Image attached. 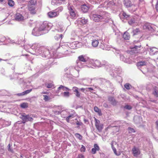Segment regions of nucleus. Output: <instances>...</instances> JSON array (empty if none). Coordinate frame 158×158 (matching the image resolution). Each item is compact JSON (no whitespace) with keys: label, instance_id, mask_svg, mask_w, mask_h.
Wrapping results in <instances>:
<instances>
[{"label":"nucleus","instance_id":"1","mask_svg":"<svg viewBox=\"0 0 158 158\" xmlns=\"http://www.w3.org/2000/svg\"><path fill=\"white\" fill-rule=\"evenodd\" d=\"M92 19L94 21L97 22H103L107 23L109 21L108 19L106 17L105 15H100L97 14H94Z\"/></svg>","mask_w":158,"mask_h":158},{"label":"nucleus","instance_id":"34","mask_svg":"<svg viewBox=\"0 0 158 158\" xmlns=\"http://www.w3.org/2000/svg\"><path fill=\"white\" fill-rule=\"evenodd\" d=\"M113 150L115 154L118 156H120L121 154V152H119L118 153L117 152L116 148H114Z\"/></svg>","mask_w":158,"mask_h":158},{"label":"nucleus","instance_id":"56","mask_svg":"<svg viewBox=\"0 0 158 158\" xmlns=\"http://www.w3.org/2000/svg\"><path fill=\"white\" fill-rule=\"evenodd\" d=\"M156 124L157 126V127H158V121H157L156 122Z\"/></svg>","mask_w":158,"mask_h":158},{"label":"nucleus","instance_id":"50","mask_svg":"<svg viewBox=\"0 0 158 158\" xmlns=\"http://www.w3.org/2000/svg\"><path fill=\"white\" fill-rule=\"evenodd\" d=\"M86 89H87V90H86L87 91H88V90H94L93 88H91V87L87 88H86Z\"/></svg>","mask_w":158,"mask_h":158},{"label":"nucleus","instance_id":"9","mask_svg":"<svg viewBox=\"0 0 158 158\" xmlns=\"http://www.w3.org/2000/svg\"><path fill=\"white\" fill-rule=\"evenodd\" d=\"M94 148L91 149V152L93 154L96 153L97 151H99L100 149L99 146L97 144H94Z\"/></svg>","mask_w":158,"mask_h":158},{"label":"nucleus","instance_id":"4","mask_svg":"<svg viewBox=\"0 0 158 158\" xmlns=\"http://www.w3.org/2000/svg\"><path fill=\"white\" fill-rule=\"evenodd\" d=\"M27 8L30 14L33 15L36 14L37 12L36 6H27Z\"/></svg>","mask_w":158,"mask_h":158},{"label":"nucleus","instance_id":"33","mask_svg":"<svg viewBox=\"0 0 158 158\" xmlns=\"http://www.w3.org/2000/svg\"><path fill=\"white\" fill-rule=\"evenodd\" d=\"M125 87L127 89H130L131 88V85L129 83H126L124 85Z\"/></svg>","mask_w":158,"mask_h":158},{"label":"nucleus","instance_id":"43","mask_svg":"<svg viewBox=\"0 0 158 158\" xmlns=\"http://www.w3.org/2000/svg\"><path fill=\"white\" fill-rule=\"evenodd\" d=\"M124 108H125L126 109H127L128 110H131L132 108V107L130 106V105H126L124 107Z\"/></svg>","mask_w":158,"mask_h":158},{"label":"nucleus","instance_id":"23","mask_svg":"<svg viewBox=\"0 0 158 158\" xmlns=\"http://www.w3.org/2000/svg\"><path fill=\"white\" fill-rule=\"evenodd\" d=\"M147 63V62L145 61H140L137 63V66H141L146 65Z\"/></svg>","mask_w":158,"mask_h":158},{"label":"nucleus","instance_id":"8","mask_svg":"<svg viewBox=\"0 0 158 158\" xmlns=\"http://www.w3.org/2000/svg\"><path fill=\"white\" fill-rule=\"evenodd\" d=\"M68 0H52V4H54L55 3H56L57 5H60L62 4H65L66 1Z\"/></svg>","mask_w":158,"mask_h":158},{"label":"nucleus","instance_id":"48","mask_svg":"<svg viewBox=\"0 0 158 158\" xmlns=\"http://www.w3.org/2000/svg\"><path fill=\"white\" fill-rule=\"evenodd\" d=\"M141 45H140L139 46H135L133 48H131V49H133L134 48H135V49H138L139 48H140L141 47Z\"/></svg>","mask_w":158,"mask_h":158},{"label":"nucleus","instance_id":"58","mask_svg":"<svg viewBox=\"0 0 158 158\" xmlns=\"http://www.w3.org/2000/svg\"><path fill=\"white\" fill-rule=\"evenodd\" d=\"M23 56H28V55H27V54H26V55H23Z\"/></svg>","mask_w":158,"mask_h":158},{"label":"nucleus","instance_id":"51","mask_svg":"<svg viewBox=\"0 0 158 158\" xmlns=\"http://www.w3.org/2000/svg\"><path fill=\"white\" fill-rule=\"evenodd\" d=\"M113 141L112 142H111V148H112V149L113 150L114 149V148H115L114 147V145H113Z\"/></svg>","mask_w":158,"mask_h":158},{"label":"nucleus","instance_id":"5","mask_svg":"<svg viewBox=\"0 0 158 158\" xmlns=\"http://www.w3.org/2000/svg\"><path fill=\"white\" fill-rule=\"evenodd\" d=\"M47 15L49 18H55L59 15L58 12H56L54 10L48 12Z\"/></svg>","mask_w":158,"mask_h":158},{"label":"nucleus","instance_id":"21","mask_svg":"<svg viewBox=\"0 0 158 158\" xmlns=\"http://www.w3.org/2000/svg\"><path fill=\"white\" fill-rule=\"evenodd\" d=\"M60 89H62L63 91H66L69 90V89L67 87L63 86L62 85H60V86L57 89L58 92H59V91Z\"/></svg>","mask_w":158,"mask_h":158},{"label":"nucleus","instance_id":"46","mask_svg":"<svg viewBox=\"0 0 158 158\" xmlns=\"http://www.w3.org/2000/svg\"><path fill=\"white\" fill-rule=\"evenodd\" d=\"M95 126L97 125H99V124H100V121H99V120H98L96 118H95Z\"/></svg>","mask_w":158,"mask_h":158},{"label":"nucleus","instance_id":"61","mask_svg":"<svg viewBox=\"0 0 158 158\" xmlns=\"http://www.w3.org/2000/svg\"><path fill=\"white\" fill-rule=\"evenodd\" d=\"M134 6H135V5H134Z\"/></svg>","mask_w":158,"mask_h":158},{"label":"nucleus","instance_id":"37","mask_svg":"<svg viewBox=\"0 0 158 158\" xmlns=\"http://www.w3.org/2000/svg\"><path fill=\"white\" fill-rule=\"evenodd\" d=\"M46 85L48 88H51L54 85L52 83H49L46 84Z\"/></svg>","mask_w":158,"mask_h":158},{"label":"nucleus","instance_id":"53","mask_svg":"<svg viewBox=\"0 0 158 158\" xmlns=\"http://www.w3.org/2000/svg\"><path fill=\"white\" fill-rule=\"evenodd\" d=\"M42 94H48V93L47 92H43L42 93Z\"/></svg>","mask_w":158,"mask_h":158},{"label":"nucleus","instance_id":"31","mask_svg":"<svg viewBox=\"0 0 158 158\" xmlns=\"http://www.w3.org/2000/svg\"><path fill=\"white\" fill-rule=\"evenodd\" d=\"M21 107L23 108H26L28 107V104L26 103H23L20 105Z\"/></svg>","mask_w":158,"mask_h":158},{"label":"nucleus","instance_id":"6","mask_svg":"<svg viewBox=\"0 0 158 158\" xmlns=\"http://www.w3.org/2000/svg\"><path fill=\"white\" fill-rule=\"evenodd\" d=\"M15 19L16 20L19 21H23L25 19L22 15L19 13H17L15 15Z\"/></svg>","mask_w":158,"mask_h":158},{"label":"nucleus","instance_id":"59","mask_svg":"<svg viewBox=\"0 0 158 158\" xmlns=\"http://www.w3.org/2000/svg\"><path fill=\"white\" fill-rule=\"evenodd\" d=\"M4 0H0V2H2Z\"/></svg>","mask_w":158,"mask_h":158},{"label":"nucleus","instance_id":"27","mask_svg":"<svg viewBox=\"0 0 158 158\" xmlns=\"http://www.w3.org/2000/svg\"><path fill=\"white\" fill-rule=\"evenodd\" d=\"M79 60L82 62H85L86 61L83 55H81L78 57Z\"/></svg>","mask_w":158,"mask_h":158},{"label":"nucleus","instance_id":"7","mask_svg":"<svg viewBox=\"0 0 158 158\" xmlns=\"http://www.w3.org/2000/svg\"><path fill=\"white\" fill-rule=\"evenodd\" d=\"M48 27V26L47 22L46 21L44 22L40 25L39 28V30L40 31H43Z\"/></svg>","mask_w":158,"mask_h":158},{"label":"nucleus","instance_id":"28","mask_svg":"<svg viewBox=\"0 0 158 158\" xmlns=\"http://www.w3.org/2000/svg\"><path fill=\"white\" fill-rule=\"evenodd\" d=\"M80 22L82 24H86L88 22L87 19H85V18L81 19Z\"/></svg>","mask_w":158,"mask_h":158},{"label":"nucleus","instance_id":"49","mask_svg":"<svg viewBox=\"0 0 158 158\" xmlns=\"http://www.w3.org/2000/svg\"><path fill=\"white\" fill-rule=\"evenodd\" d=\"M156 11L158 12V2L156 5Z\"/></svg>","mask_w":158,"mask_h":158},{"label":"nucleus","instance_id":"47","mask_svg":"<svg viewBox=\"0 0 158 158\" xmlns=\"http://www.w3.org/2000/svg\"><path fill=\"white\" fill-rule=\"evenodd\" d=\"M77 158H84V156L82 154H80Z\"/></svg>","mask_w":158,"mask_h":158},{"label":"nucleus","instance_id":"44","mask_svg":"<svg viewBox=\"0 0 158 158\" xmlns=\"http://www.w3.org/2000/svg\"><path fill=\"white\" fill-rule=\"evenodd\" d=\"M73 114L70 115L66 118V120L67 122H69L70 119L73 117Z\"/></svg>","mask_w":158,"mask_h":158},{"label":"nucleus","instance_id":"26","mask_svg":"<svg viewBox=\"0 0 158 158\" xmlns=\"http://www.w3.org/2000/svg\"><path fill=\"white\" fill-rule=\"evenodd\" d=\"M143 27L144 29H149L151 28V26L149 23H146L144 25Z\"/></svg>","mask_w":158,"mask_h":158},{"label":"nucleus","instance_id":"10","mask_svg":"<svg viewBox=\"0 0 158 158\" xmlns=\"http://www.w3.org/2000/svg\"><path fill=\"white\" fill-rule=\"evenodd\" d=\"M133 153L134 156H136L138 155H139L140 153V152L139 149L138 148H136L135 147H134L132 149Z\"/></svg>","mask_w":158,"mask_h":158},{"label":"nucleus","instance_id":"12","mask_svg":"<svg viewBox=\"0 0 158 158\" xmlns=\"http://www.w3.org/2000/svg\"><path fill=\"white\" fill-rule=\"evenodd\" d=\"M37 0H30L28 1L27 6H36Z\"/></svg>","mask_w":158,"mask_h":158},{"label":"nucleus","instance_id":"29","mask_svg":"<svg viewBox=\"0 0 158 158\" xmlns=\"http://www.w3.org/2000/svg\"><path fill=\"white\" fill-rule=\"evenodd\" d=\"M122 15L124 17V19H125L128 20L130 17V15H127L125 12H123L122 13Z\"/></svg>","mask_w":158,"mask_h":158},{"label":"nucleus","instance_id":"60","mask_svg":"<svg viewBox=\"0 0 158 158\" xmlns=\"http://www.w3.org/2000/svg\"><path fill=\"white\" fill-rule=\"evenodd\" d=\"M1 60H3V59H0V61H1Z\"/></svg>","mask_w":158,"mask_h":158},{"label":"nucleus","instance_id":"2","mask_svg":"<svg viewBox=\"0 0 158 158\" xmlns=\"http://www.w3.org/2000/svg\"><path fill=\"white\" fill-rule=\"evenodd\" d=\"M20 118L23 120V123H24L26 122L31 121L33 118L30 117L28 114H26L25 113H23L21 114Z\"/></svg>","mask_w":158,"mask_h":158},{"label":"nucleus","instance_id":"30","mask_svg":"<svg viewBox=\"0 0 158 158\" xmlns=\"http://www.w3.org/2000/svg\"><path fill=\"white\" fill-rule=\"evenodd\" d=\"M39 45L38 44L35 43L32 45L31 46V48L32 49H37L39 47Z\"/></svg>","mask_w":158,"mask_h":158},{"label":"nucleus","instance_id":"11","mask_svg":"<svg viewBox=\"0 0 158 158\" xmlns=\"http://www.w3.org/2000/svg\"><path fill=\"white\" fill-rule=\"evenodd\" d=\"M78 89L77 87H73V90L74 92H75V94L76 96L78 98H79L81 97V94L79 92L78 90Z\"/></svg>","mask_w":158,"mask_h":158},{"label":"nucleus","instance_id":"22","mask_svg":"<svg viewBox=\"0 0 158 158\" xmlns=\"http://www.w3.org/2000/svg\"><path fill=\"white\" fill-rule=\"evenodd\" d=\"M94 111L97 113L99 116L102 115V114L100 109H99L97 106H95L94 108Z\"/></svg>","mask_w":158,"mask_h":158},{"label":"nucleus","instance_id":"41","mask_svg":"<svg viewBox=\"0 0 158 158\" xmlns=\"http://www.w3.org/2000/svg\"><path fill=\"white\" fill-rule=\"evenodd\" d=\"M75 136L77 138H78L80 139H82V136L79 134H75Z\"/></svg>","mask_w":158,"mask_h":158},{"label":"nucleus","instance_id":"24","mask_svg":"<svg viewBox=\"0 0 158 158\" xmlns=\"http://www.w3.org/2000/svg\"><path fill=\"white\" fill-rule=\"evenodd\" d=\"M98 40H94L92 42V46L94 47H96L98 46Z\"/></svg>","mask_w":158,"mask_h":158},{"label":"nucleus","instance_id":"3","mask_svg":"<svg viewBox=\"0 0 158 158\" xmlns=\"http://www.w3.org/2000/svg\"><path fill=\"white\" fill-rule=\"evenodd\" d=\"M69 13L72 19H75L77 16V14L76 12L75 9L73 7H70L69 8Z\"/></svg>","mask_w":158,"mask_h":158},{"label":"nucleus","instance_id":"18","mask_svg":"<svg viewBox=\"0 0 158 158\" xmlns=\"http://www.w3.org/2000/svg\"><path fill=\"white\" fill-rule=\"evenodd\" d=\"M32 90V89H31L29 90H27L23 92L22 93L18 94L17 95L18 96H23L29 94L31 92Z\"/></svg>","mask_w":158,"mask_h":158},{"label":"nucleus","instance_id":"45","mask_svg":"<svg viewBox=\"0 0 158 158\" xmlns=\"http://www.w3.org/2000/svg\"><path fill=\"white\" fill-rule=\"evenodd\" d=\"M63 94L64 96L65 97H69V92H64Z\"/></svg>","mask_w":158,"mask_h":158},{"label":"nucleus","instance_id":"25","mask_svg":"<svg viewBox=\"0 0 158 158\" xmlns=\"http://www.w3.org/2000/svg\"><path fill=\"white\" fill-rule=\"evenodd\" d=\"M97 129L99 131H101L103 128V124H99V125H97L95 126Z\"/></svg>","mask_w":158,"mask_h":158},{"label":"nucleus","instance_id":"20","mask_svg":"<svg viewBox=\"0 0 158 158\" xmlns=\"http://www.w3.org/2000/svg\"><path fill=\"white\" fill-rule=\"evenodd\" d=\"M140 31L139 28H136L134 29L132 32L133 35H138L139 33L140 32Z\"/></svg>","mask_w":158,"mask_h":158},{"label":"nucleus","instance_id":"16","mask_svg":"<svg viewBox=\"0 0 158 158\" xmlns=\"http://www.w3.org/2000/svg\"><path fill=\"white\" fill-rule=\"evenodd\" d=\"M152 94L156 97H158V88L155 86L154 87Z\"/></svg>","mask_w":158,"mask_h":158},{"label":"nucleus","instance_id":"19","mask_svg":"<svg viewBox=\"0 0 158 158\" xmlns=\"http://www.w3.org/2000/svg\"><path fill=\"white\" fill-rule=\"evenodd\" d=\"M94 66L97 67H101L103 65V64H102L100 61L98 60H95L94 63Z\"/></svg>","mask_w":158,"mask_h":158},{"label":"nucleus","instance_id":"42","mask_svg":"<svg viewBox=\"0 0 158 158\" xmlns=\"http://www.w3.org/2000/svg\"><path fill=\"white\" fill-rule=\"evenodd\" d=\"M129 130V132L130 133H134L135 132V131L134 129L133 128L129 127L128 128Z\"/></svg>","mask_w":158,"mask_h":158},{"label":"nucleus","instance_id":"52","mask_svg":"<svg viewBox=\"0 0 158 158\" xmlns=\"http://www.w3.org/2000/svg\"><path fill=\"white\" fill-rule=\"evenodd\" d=\"M80 90L82 91L83 92H84L85 91V88H82L80 89Z\"/></svg>","mask_w":158,"mask_h":158},{"label":"nucleus","instance_id":"40","mask_svg":"<svg viewBox=\"0 0 158 158\" xmlns=\"http://www.w3.org/2000/svg\"><path fill=\"white\" fill-rule=\"evenodd\" d=\"M86 148L83 145H81V148H80V151L81 152H85Z\"/></svg>","mask_w":158,"mask_h":158},{"label":"nucleus","instance_id":"54","mask_svg":"<svg viewBox=\"0 0 158 158\" xmlns=\"http://www.w3.org/2000/svg\"><path fill=\"white\" fill-rule=\"evenodd\" d=\"M8 150H9V151H10L11 152H13V150H12L10 148H8Z\"/></svg>","mask_w":158,"mask_h":158},{"label":"nucleus","instance_id":"35","mask_svg":"<svg viewBox=\"0 0 158 158\" xmlns=\"http://www.w3.org/2000/svg\"><path fill=\"white\" fill-rule=\"evenodd\" d=\"M128 23L130 25H132L133 24L135 23V19L133 18L131 19L130 20L128 21Z\"/></svg>","mask_w":158,"mask_h":158},{"label":"nucleus","instance_id":"38","mask_svg":"<svg viewBox=\"0 0 158 158\" xmlns=\"http://www.w3.org/2000/svg\"><path fill=\"white\" fill-rule=\"evenodd\" d=\"M43 96L44 97V99L45 101H48L50 99L49 97L48 96L44 95Z\"/></svg>","mask_w":158,"mask_h":158},{"label":"nucleus","instance_id":"39","mask_svg":"<svg viewBox=\"0 0 158 158\" xmlns=\"http://www.w3.org/2000/svg\"><path fill=\"white\" fill-rule=\"evenodd\" d=\"M63 9V7L62 6H60L56 10L57 11H56V12H58L59 14V12L62 11Z\"/></svg>","mask_w":158,"mask_h":158},{"label":"nucleus","instance_id":"17","mask_svg":"<svg viewBox=\"0 0 158 158\" xmlns=\"http://www.w3.org/2000/svg\"><path fill=\"white\" fill-rule=\"evenodd\" d=\"M124 4L127 7H131L133 5L131 1L129 0H125Z\"/></svg>","mask_w":158,"mask_h":158},{"label":"nucleus","instance_id":"14","mask_svg":"<svg viewBox=\"0 0 158 158\" xmlns=\"http://www.w3.org/2000/svg\"><path fill=\"white\" fill-rule=\"evenodd\" d=\"M108 100L112 105H115L116 104L117 102L113 97H109L108 98Z\"/></svg>","mask_w":158,"mask_h":158},{"label":"nucleus","instance_id":"57","mask_svg":"<svg viewBox=\"0 0 158 158\" xmlns=\"http://www.w3.org/2000/svg\"><path fill=\"white\" fill-rule=\"evenodd\" d=\"M76 124L77 125H80L78 121H77V122L76 123Z\"/></svg>","mask_w":158,"mask_h":158},{"label":"nucleus","instance_id":"15","mask_svg":"<svg viewBox=\"0 0 158 158\" xmlns=\"http://www.w3.org/2000/svg\"><path fill=\"white\" fill-rule=\"evenodd\" d=\"M123 37L125 40H129L130 39V35L128 32L126 31L123 35Z\"/></svg>","mask_w":158,"mask_h":158},{"label":"nucleus","instance_id":"36","mask_svg":"<svg viewBox=\"0 0 158 158\" xmlns=\"http://www.w3.org/2000/svg\"><path fill=\"white\" fill-rule=\"evenodd\" d=\"M150 51L152 52V54H154L156 51V48L155 47H152L150 48Z\"/></svg>","mask_w":158,"mask_h":158},{"label":"nucleus","instance_id":"32","mask_svg":"<svg viewBox=\"0 0 158 158\" xmlns=\"http://www.w3.org/2000/svg\"><path fill=\"white\" fill-rule=\"evenodd\" d=\"M8 4L10 6H13L14 5V2L12 0H8Z\"/></svg>","mask_w":158,"mask_h":158},{"label":"nucleus","instance_id":"13","mask_svg":"<svg viewBox=\"0 0 158 158\" xmlns=\"http://www.w3.org/2000/svg\"><path fill=\"white\" fill-rule=\"evenodd\" d=\"M89 7L85 4L82 5L81 6V10L84 13L87 12L89 9Z\"/></svg>","mask_w":158,"mask_h":158},{"label":"nucleus","instance_id":"55","mask_svg":"<svg viewBox=\"0 0 158 158\" xmlns=\"http://www.w3.org/2000/svg\"><path fill=\"white\" fill-rule=\"evenodd\" d=\"M104 107H107V106H108V105H107V104H104Z\"/></svg>","mask_w":158,"mask_h":158}]
</instances>
